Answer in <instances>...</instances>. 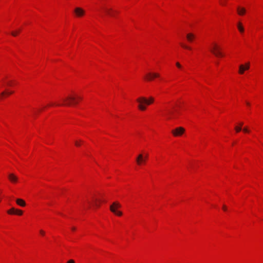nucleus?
<instances>
[{"instance_id":"32","label":"nucleus","mask_w":263,"mask_h":263,"mask_svg":"<svg viewBox=\"0 0 263 263\" xmlns=\"http://www.w3.org/2000/svg\"><path fill=\"white\" fill-rule=\"evenodd\" d=\"M246 104H247V105H248V106H249V105H250V103H249V102H246Z\"/></svg>"},{"instance_id":"27","label":"nucleus","mask_w":263,"mask_h":263,"mask_svg":"<svg viewBox=\"0 0 263 263\" xmlns=\"http://www.w3.org/2000/svg\"><path fill=\"white\" fill-rule=\"evenodd\" d=\"M40 234H41V235H45V232H44L43 230H41L40 231Z\"/></svg>"},{"instance_id":"12","label":"nucleus","mask_w":263,"mask_h":263,"mask_svg":"<svg viewBox=\"0 0 263 263\" xmlns=\"http://www.w3.org/2000/svg\"><path fill=\"white\" fill-rule=\"evenodd\" d=\"M16 202L18 205L21 206H25L26 205L25 201L22 199H17Z\"/></svg>"},{"instance_id":"11","label":"nucleus","mask_w":263,"mask_h":263,"mask_svg":"<svg viewBox=\"0 0 263 263\" xmlns=\"http://www.w3.org/2000/svg\"><path fill=\"white\" fill-rule=\"evenodd\" d=\"M237 13L239 15H243L246 12V10L243 7H238L237 9Z\"/></svg>"},{"instance_id":"9","label":"nucleus","mask_w":263,"mask_h":263,"mask_svg":"<svg viewBox=\"0 0 263 263\" xmlns=\"http://www.w3.org/2000/svg\"><path fill=\"white\" fill-rule=\"evenodd\" d=\"M159 77V74L157 73H148L145 76V79L147 81H152L155 78Z\"/></svg>"},{"instance_id":"22","label":"nucleus","mask_w":263,"mask_h":263,"mask_svg":"<svg viewBox=\"0 0 263 263\" xmlns=\"http://www.w3.org/2000/svg\"><path fill=\"white\" fill-rule=\"evenodd\" d=\"M235 129L236 130V132L238 133L240 131H241V127H239V126H235Z\"/></svg>"},{"instance_id":"6","label":"nucleus","mask_w":263,"mask_h":263,"mask_svg":"<svg viewBox=\"0 0 263 263\" xmlns=\"http://www.w3.org/2000/svg\"><path fill=\"white\" fill-rule=\"evenodd\" d=\"M185 132V129L182 127H178L172 130V133L175 137L181 136Z\"/></svg>"},{"instance_id":"17","label":"nucleus","mask_w":263,"mask_h":263,"mask_svg":"<svg viewBox=\"0 0 263 263\" xmlns=\"http://www.w3.org/2000/svg\"><path fill=\"white\" fill-rule=\"evenodd\" d=\"M15 209L14 208H12L10 209V210H9L7 211V213L9 214H15Z\"/></svg>"},{"instance_id":"29","label":"nucleus","mask_w":263,"mask_h":263,"mask_svg":"<svg viewBox=\"0 0 263 263\" xmlns=\"http://www.w3.org/2000/svg\"><path fill=\"white\" fill-rule=\"evenodd\" d=\"M222 209H223V210L224 211H227V207H226V205H224L223 206V207H222Z\"/></svg>"},{"instance_id":"16","label":"nucleus","mask_w":263,"mask_h":263,"mask_svg":"<svg viewBox=\"0 0 263 263\" xmlns=\"http://www.w3.org/2000/svg\"><path fill=\"white\" fill-rule=\"evenodd\" d=\"M104 9L105 12L107 14L112 15V14L111 13V12L112 11H113L112 9H111V8H104Z\"/></svg>"},{"instance_id":"3","label":"nucleus","mask_w":263,"mask_h":263,"mask_svg":"<svg viewBox=\"0 0 263 263\" xmlns=\"http://www.w3.org/2000/svg\"><path fill=\"white\" fill-rule=\"evenodd\" d=\"M121 204L119 203L115 202L110 206V210L114 214L120 216L122 215V212L117 211L116 209L121 208Z\"/></svg>"},{"instance_id":"8","label":"nucleus","mask_w":263,"mask_h":263,"mask_svg":"<svg viewBox=\"0 0 263 263\" xmlns=\"http://www.w3.org/2000/svg\"><path fill=\"white\" fill-rule=\"evenodd\" d=\"M74 12L77 17H81L85 14V11L80 7L76 8L74 9Z\"/></svg>"},{"instance_id":"18","label":"nucleus","mask_w":263,"mask_h":263,"mask_svg":"<svg viewBox=\"0 0 263 263\" xmlns=\"http://www.w3.org/2000/svg\"><path fill=\"white\" fill-rule=\"evenodd\" d=\"M13 93V91H7V92H5V91H4V92H2L1 93V95L2 96H3V95H4L5 94H7V95H10L12 94Z\"/></svg>"},{"instance_id":"20","label":"nucleus","mask_w":263,"mask_h":263,"mask_svg":"<svg viewBox=\"0 0 263 263\" xmlns=\"http://www.w3.org/2000/svg\"><path fill=\"white\" fill-rule=\"evenodd\" d=\"M15 214H17L18 215H22L23 214V211L20 210L15 209Z\"/></svg>"},{"instance_id":"7","label":"nucleus","mask_w":263,"mask_h":263,"mask_svg":"<svg viewBox=\"0 0 263 263\" xmlns=\"http://www.w3.org/2000/svg\"><path fill=\"white\" fill-rule=\"evenodd\" d=\"M250 68V63L248 62L245 65H240L239 68V73L243 74L245 70H248Z\"/></svg>"},{"instance_id":"35","label":"nucleus","mask_w":263,"mask_h":263,"mask_svg":"<svg viewBox=\"0 0 263 263\" xmlns=\"http://www.w3.org/2000/svg\"><path fill=\"white\" fill-rule=\"evenodd\" d=\"M81 99V98H80V97H78V99Z\"/></svg>"},{"instance_id":"13","label":"nucleus","mask_w":263,"mask_h":263,"mask_svg":"<svg viewBox=\"0 0 263 263\" xmlns=\"http://www.w3.org/2000/svg\"><path fill=\"white\" fill-rule=\"evenodd\" d=\"M186 39L189 42H191L195 39V35L191 33H188L186 34Z\"/></svg>"},{"instance_id":"34","label":"nucleus","mask_w":263,"mask_h":263,"mask_svg":"<svg viewBox=\"0 0 263 263\" xmlns=\"http://www.w3.org/2000/svg\"><path fill=\"white\" fill-rule=\"evenodd\" d=\"M95 205H96V206H99V205H98L96 203H95Z\"/></svg>"},{"instance_id":"1","label":"nucleus","mask_w":263,"mask_h":263,"mask_svg":"<svg viewBox=\"0 0 263 263\" xmlns=\"http://www.w3.org/2000/svg\"><path fill=\"white\" fill-rule=\"evenodd\" d=\"M154 101V98L152 97H149L148 99L145 97H140L137 99V102L139 103L138 108L140 110L143 111L146 108L145 105H149L153 103Z\"/></svg>"},{"instance_id":"30","label":"nucleus","mask_w":263,"mask_h":263,"mask_svg":"<svg viewBox=\"0 0 263 263\" xmlns=\"http://www.w3.org/2000/svg\"><path fill=\"white\" fill-rule=\"evenodd\" d=\"M242 125H243V123H242V122H240V123H239V127H241V126H242Z\"/></svg>"},{"instance_id":"28","label":"nucleus","mask_w":263,"mask_h":263,"mask_svg":"<svg viewBox=\"0 0 263 263\" xmlns=\"http://www.w3.org/2000/svg\"><path fill=\"white\" fill-rule=\"evenodd\" d=\"M220 3L221 5H224L226 4V1H220Z\"/></svg>"},{"instance_id":"24","label":"nucleus","mask_w":263,"mask_h":263,"mask_svg":"<svg viewBox=\"0 0 263 263\" xmlns=\"http://www.w3.org/2000/svg\"><path fill=\"white\" fill-rule=\"evenodd\" d=\"M176 65L177 67H178L179 68H181V65H180V64L179 62H177Z\"/></svg>"},{"instance_id":"4","label":"nucleus","mask_w":263,"mask_h":263,"mask_svg":"<svg viewBox=\"0 0 263 263\" xmlns=\"http://www.w3.org/2000/svg\"><path fill=\"white\" fill-rule=\"evenodd\" d=\"M211 51L216 57H222V53L220 51V48L216 44H214L213 46L211 48Z\"/></svg>"},{"instance_id":"26","label":"nucleus","mask_w":263,"mask_h":263,"mask_svg":"<svg viewBox=\"0 0 263 263\" xmlns=\"http://www.w3.org/2000/svg\"><path fill=\"white\" fill-rule=\"evenodd\" d=\"M67 263H75V262L73 259H70L67 262Z\"/></svg>"},{"instance_id":"33","label":"nucleus","mask_w":263,"mask_h":263,"mask_svg":"<svg viewBox=\"0 0 263 263\" xmlns=\"http://www.w3.org/2000/svg\"><path fill=\"white\" fill-rule=\"evenodd\" d=\"M11 82H9V83H8V85H11Z\"/></svg>"},{"instance_id":"10","label":"nucleus","mask_w":263,"mask_h":263,"mask_svg":"<svg viewBox=\"0 0 263 263\" xmlns=\"http://www.w3.org/2000/svg\"><path fill=\"white\" fill-rule=\"evenodd\" d=\"M164 116H166V119H171L174 116L173 111L171 110H167L166 113L164 114Z\"/></svg>"},{"instance_id":"2","label":"nucleus","mask_w":263,"mask_h":263,"mask_svg":"<svg viewBox=\"0 0 263 263\" xmlns=\"http://www.w3.org/2000/svg\"><path fill=\"white\" fill-rule=\"evenodd\" d=\"M63 101V103L62 104H55V103H50L49 104V106H53L56 105L57 106H62V105H66L70 106L72 104L77 103V101L76 100V98L73 96H68L66 98H63L62 99Z\"/></svg>"},{"instance_id":"31","label":"nucleus","mask_w":263,"mask_h":263,"mask_svg":"<svg viewBox=\"0 0 263 263\" xmlns=\"http://www.w3.org/2000/svg\"><path fill=\"white\" fill-rule=\"evenodd\" d=\"M76 228H75V227H72V228H71V230H72V231H75V230H76Z\"/></svg>"},{"instance_id":"23","label":"nucleus","mask_w":263,"mask_h":263,"mask_svg":"<svg viewBox=\"0 0 263 263\" xmlns=\"http://www.w3.org/2000/svg\"><path fill=\"white\" fill-rule=\"evenodd\" d=\"M20 30H18V31H13V32H12L11 34H12L13 36H16V35L17 34V33H18V32H20Z\"/></svg>"},{"instance_id":"15","label":"nucleus","mask_w":263,"mask_h":263,"mask_svg":"<svg viewBox=\"0 0 263 263\" xmlns=\"http://www.w3.org/2000/svg\"><path fill=\"white\" fill-rule=\"evenodd\" d=\"M237 28H238V29L239 30V31L241 32V33H242L244 32V28L242 26V24L240 23V22H238V24H237Z\"/></svg>"},{"instance_id":"19","label":"nucleus","mask_w":263,"mask_h":263,"mask_svg":"<svg viewBox=\"0 0 263 263\" xmlns=\"http://www.w3.org/2000/svg\"><path fill=\"white\" fill-rule=\"evenodd\" d=\"M180 45L184 48L185 49H191V47L185 45L184 44L182 43H180Z\"/></svg>"},{"instance_id":"25","label":"nucleus","mask_w":263,"mask_h":263,"mask_svg":"<svg viewBox=\"0 0 263 263\" xmlns=\"http://www.w3.org/2000/svg\"><path fill=\"white\" fill-rule=\"evenodd\" d=\"M243 132H246V133L249 132V130H248V129L247 127L243 128Z\"/></svg>"},{"instance_id":"14","label":"nucleus","mask_w":263,"mask_h":263,"mask_svg":"<svg viewBox=\"0 0 263 263\" xmlns=\"http://www.w3.org/2000/svg\"><path fill=\"white\" fill-rule=\"evenodd\" d=\"M9 179L12 182H16L17 180L16 176L13 174H9Z\"/></svg>"},{"instance_id":"21","label":"nucleus","mask_w":263,"mask_h":263,"mask_svg":"<svg viewBox=\"0 0 263 263\" xmlns=\"http://www.w3.org/2000/svg\"><path fill=\"white\" fill-rule=\"evenodd\" d=\"M82 142V140H80V141H75V145L77 146H80V145H81V143Z\"/></svg>"},{"instance_id":"5","label":"nucleus","mask_w":263,"mask_h":263,"mask_svg":"<svg viewBox=\"0 0 263 263\" xmlns=\"http://www.w3.org/2000/svg\"><path fill=\"white\" fill-rule=\"evenodd\" d=\"M148 158V154H146L145 156H143V154H140L138 155L136 158V162L138 165H140L142 163H144L146 162Z\"/></svg>"}]
</instances>
